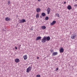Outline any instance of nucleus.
Returning <instances> with one entry per match:
<instances>
[{"mask_svg": "<svg viewBox=\"0 0 77 77\" xmlns=\"http://www.w3.org/2000/svg\"><path fill=\"white\" fill-rule=\"evenodd\" d=\"M36 18H39V14H37L36 16Z\"/></svg>", "mask_w": 77, "mask_h": 77, "instance_id": "obj_18", "label": "nucleus"}, {"mask_svg": "<svg viewBox=\"0 0 77 77\" xmlns=\"http://www.w3.org/2000/svg\"><path fill=\"white\" fill-rule=\"evenodd\" d=\"M47 11L48 12V14H49L50 12V8L49 7L47 9Z\"/></svg>", "mask_w": 77, "mask_h": 77, "instance_id": "obj_7", "label": "nucleus"}, {"mask_svg": "<svg viewBox=\"0 0 77 77\" xmlns=\"http://www.w3.org/2000/svg\"><path fill=\"white\" fill-rule=\"evenodd\" d=\"M20 47H21V45H20Z\"/></svg>", "mask_w": 77, "mask_h": 77, "instance_id": "obj_29", "label": "nucleus"}, {"mask_svg": "<svg viewBox=\"0 0 77 77\" xmlns=\"http://www.w3.org/2000/svg\"><path fill=\"white\" fill-rule=\"evenodd\" d=\"M58 54V53L57 52H54L52 53V56H56Z\"/></svg>", "mask_w": 77, "mask_h": 77, "instance_id": "obj_5", "label": "nucleus"}, {"mask_svg": "<svg viewBox=\"0 0 77 77\" xmlns=\"http://www.w3.org/2000/svg\"><path fill=\"white\" fill-rule=\"evenodd\" d=\"M64 51V49H63V48H61L60 50V53H63V51Z\"/></svg>", "mask_w": 77, "mask_h": 77, "instance_id": "obj_12", "label": "nucleus"}, {"mask_svg": "<svg viewBox=\"0 0 77 77\" xmlns=\"http://www.w3.org/2000/svg\"><path fill=\"white\" fill-rule=\"evenodd\" d=\"M8 5H9L11 4V1H8Z\"/></svg>", "mask_w": 77, "mask_h": 77, "instance_id": "obj_17", "label": "nucleus"}, {"mask_svg": "<svg viewBox=\"0 0 77 77\" xmlns=\"http://www.w3.org/2000/svg\"><path fill=\"white\" fill-rule=\"evenodd\" d=\"M32 70V67H29L27 69V72H29L30 71Z\"/></svg>", "mask_w": 77, "mask_h": 77, "instance_id": "obj_3", "label": "nucleus"}, {"mask_svg": "<svg viewBox=\"0 0 77 77\" xmlns=\"http://www.w3.org/2000/svg\"><path fill=\"white\" fill-rule=\"evenodd\" d=\"M15 48L16 50H17V47H15Z\"/></svg>", "mask_w": 77, "mask_h": 77, "instance_id": "obj_24", "label": "nucleus"}, {"mask_svg": "<svg viewBox=\"0 0 77 77\" xmlns=\"http://www.w3.org/2000/svg\"><path fill=\"white\" fill-rule=\"evenodd\" d=\"M5 20L6 21H10V18H8V17H7L5 18Z\"/></svg>", "mask_w": 77, "mask_h": 77, "instance_id": "obj_15", "label": "nucleus"}, {"mask_svg": "<svg viewBox=\"0 0 77 77\" xmlns=\"http://www.w3.org/2000/svg\"><path fill=\"white\" fill-rule=\"evenodd\" d=\"M64 4H65L66 3V2H64Z\"/></svg>", "mask_w": 77, "mask_h": 77, "instance_id": "obj_25", "label": "nucleus"}, {"mask_svg": "<svg viewBox=\"0 0 77 77\" xmlns=\"http://www.w3.org/2000/svg\"><path fill=\"white\" fill-rule=\"evenodd\" d=\"M23 57L24 60H26L27 59V56L26 55H25L23 56Z\"/></svg>", "mask_w": 77, "mask_h": 77, "instance_id": "obj_10", "label": "nucleus"}, {"mask_svg": "<svg viewBox=\"0 0 77 77\" xmlns=\"http://www.w3.org/2000/svg\"><path fill=\"white\" fill-rule=\"evenodd\" d=\"M38 2H40V0H38Z\"/></svg>", "mask_w": 77, "mask_h": 77, "instance_id": "obj_30", "label": "nucleus"}, {"mask_svg": "<svg viewBox=\"0 0 77 77\" xmlns=\"http://www.w3.org/2000/svg\"><path fill=\"white\" fill-rule=\"evenodd\" d=\"M42 15L43 17H45V14L44 13H42Z\"/></svg>", "mask_w": 77, "mask_h": 77, "instance_id": "obj_16", "label": "nucleus"}, {"mask_svg": "<svg viewBox=\"0 0 77 77\" xmlns=\"http://www.w3.org/2000/svg\"><path fill=\"white\" fill-rule=\"evenodd\" d=\"M59 70V68H57L56 69V71H57V70Z\"/></svg>", "mask_w": 77, "mask_h": 77, "instance_id": "obj_22", "label": "nucleus"}, {"mask_svg": "<svg viewBox=\"0 0 77 77\" xmlns=\"http://www.w3.org/2000/svg\"><path fill=\"white\" fill-rule=\"evenodd\" d=\"M26 20L24 19H22L20 20V23H24V22H26Z\"/></svg>", "mask_w": 77, "mask_h": 77, "instance_id": "obj_6", "label": "nucleus"}, {"mask_svg": "<svg viewBox=\"0 0 77 77\" xmlns=\"http://www.w3.org/2000/svg\"><path fill=\"white\" fill-rule=\"evenodd\" d=\"M76 36L77 35H75L74 33L72 34L71 36V39H75V38H76Z\"/></svg>", "mask_w": 77, "mask_h": 77, "instance_id": "obj_2", "label": "nucleus"}, {"mask_svg": "<svg viewBox=\"0 0 77 77\" xmlns=\"http://www.w3.org/2000/svg\"><path fill=\"white\" fill-rule=\"evenodd\" d=\"M67 9H68L69 10H70V9H72V7L71 5H69L67 7Z\"/></svg>", "mask_w": 77, "mask_h": 77, "instance_id": "obj_14", "label": "nucleus"}, {"mask_svg": "<svg viewBox=\"0 0 77 77\" xmlns=\"http://www.w3.org/2000/svg\"><path fill=\"white\" fill-rule=\"evenodd\" d=\"M41 11V9L39 8H37L36 9V12H39Z\"/></svg>", "mask_w": 77, "mask_h": 77, "instance_id": "obj_13", "label": "nucleus"}, {"mask_svg": "<svg viewBox=\"0 0 77 77\" xmlns=\"http://www.w3.org/2000/svg\"><path fill=\"white\" fill-rule=\"evenodd\" d=\"M74 6H75V7H77V4H76L74 5Z\"/></svg>", "mask_w": 77, "mask_h": 77, "instance_id": "obj_23", "label": "nucleus"}, {"mask_svg": "<svg viewBox=\"0 0 77 77\" xmlns=\"http://www.w3.org/2000/svg\"><path fill=\"white\" fill-rule=\"evenodd\" d=\"M33 30V29H31V30Z\"/></svg>", "mask_w": 77, "mask_h": 77, "instance_id": "obj_27", "label": "nucleus"}, {"mask_svg": "<svg viewBox=\"0 0 77 77\" xmlns=\"http://www.w3.org/2000/svg\"><path fill=\"white\" fill-rule=\"evenodd\" d=\"M56 21L55 20H54L52 23H51L50 25L51 26H53L54 25V24L56 23Z\"/></svg>", "mask_w": 77, "mask_h": 77, "instance_id": "obj_4", "label": "nucleus"}, {"mask_svg": "<svg viewBox=\"0 0 77 77\" xmlns=\"http://www.w3.org/2000/svg\"><path fill=\"white\" fill-rule=\"evenodd\" d=\"M15 62L16 63H18L20 62V60L18 58L16 59H15Z\"/></svg>", "mask_w": 77, "mask_h": 77, "instance_id": "obj_9", "label": "nucleus"}, {"mask_svg": "<svg viewBox=\"0 0 77 77\" xmlns=\"http://www.w3.org/2000/svg\"><path fill=\"white\" fill-rule=\"evenodd\" d=\"M50 37L49 36H44L42 40V42L44 43V42H46V41H50Z\"/></svg>", "mask_w": 77, "mask_h": 77, "instance_id": "obj_1", "label": "nucleus"}, {"mask_svg": "<svg viewBox=\"0 0 77 77\" xmlns=\"http://www.w3.org/2000/svg\"><path fill=\"white\" fill-rule=\"evenodd\" d=\"M36 77H41V75H38L36 76Z\"/></svg>", "mask_w": 77, "mask_h": 77, "instance_id": "obj_21", "label": "nucleus"}, {"mask_svg": "<svg viewBox=\"0 0 77 77\" xmlns=\"http://www.w3.org/2000/svg\"><path fill=\"white\" fill-rule=\"evenodd\" d=\"M42 38V37L41 36L37 37L36 38V41H38V40H40Z\"/></svg>", "mask_w": 77, "mask_h": 77, "instance_id": "obj_8", "label": "nucleus"}, {"mask_svg": "<svg viewBox=\"0 0 77 77\" xmlns=\"http://www.w3.org/2000/svg\"><path fill=\"white\" fill-rule=\"evenodd\" d=\"M37 59H39V57H37Z\"/></svg>", "mask_w": 77, "mask_h": 77, "instance_id": "obj_26", "label": "nucleus"}, {"mask_svg": "<svg viewBox=\"0 0 77 77\" xmlns=\"http://www.w3.org/2000/svg\"><path fill=\"white\" fill-rule=\"evenodd\" d=\"M51 53H52V52H53V51H51Z\"/></svg>", "mask_w": 77, "mask_h": 77, "instance_id": "obj_28", "label": "nucleus"}, {"mask_svg": "<svg viewBox=\"0 0 77 77\" xmlns=\"http://www.w3.org/2000/svg\"><path fill=\"white\" fill-rule=\"evenodd\" d=\"M56 15L58 17H60V16L59 15V14H56Z\"/></svg>", "mask_w": 77, "mask_h": 77, "instance_id": "obj_19", "label": "nucleus"}, {"mask_svg": "<svg viewBox=\"0 0 77 77\" xmlns=\"http://www.w3.org/2000/svg\"><path fill=\"white\" fill-rule=\"evenodd\" d=\"M45 19L46 20H48V17H46L45 18Z\"/></svg>", "mask_w": 77, "mask_h": 77, "instance_id": "obj_20", "label": "nucleus"}, {"mask_svg": "<svg viewBox=\"0 0 77 77\" xmlns=\"http://www.w3.org/2000/svg\"><path fill=\"white\" fill-rule=\"evenodd\" d=\"M41 29H42L43 30H44L45 29H46V26H43L41 27Z\"/></svg>", "mask_w": 77, "mask_h": 77, "instance_id": "obj_11", "label": "nucleus"}]
</instances>
